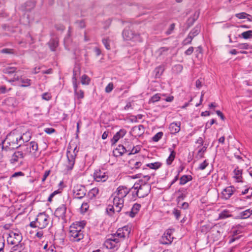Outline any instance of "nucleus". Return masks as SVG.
I'll list each match as a JSON object with an SVG mask.
<instances>
[{
	"label": "nucleus",
	"instance_id": "obj_1",
	"mask_svg": "<svg viewBox=\"0 0 252 252\" xmlns=\"http://www.w3.org/2000/svg\"><path fill=\"white\" fill-rule=\"evenodd\" d=\"M85 225V222L77 221L73 223L69 228L68 237L70 241L79 242L84 238L82 229Z\"/></svg>",
	"mask_w": 252,
	"mask_h": 252
},
{
	"label": "nucleus",
	"instance_id": "obj_2",
	"mask_svg": "<svg viewBox=\"0 0 252 252\" xmlns=\"http://www.w3.org/2000/svg\"><path fill=\"white\" fill-rule=\"evenodd\" d=\"M130 192V189L124 187H119L117 190L113 193L112 196L113 197V204L116 208L117 212H120L124 206V198Z\"/></svg>",
	"mask_w": 252,
	"mask_h": 252
},
{
	"label": "nucleus",
	"instance_id": "obj_3",
	"mask_svg": "<svg viewBox=\"0 0 252 252\" xmlns=\"http://www.w3.org/2000/svg\"><path fill=\"white\" fill-rule=\"evenodd\" d=\"M20 134L14 132H10L2 142V149L6 151L18 147Z\"/></svg>",
	"mask_w": 252,
	"mask_h": 252
},
{
	"label": "nucleus",
	"instance_id": "obj_4",
	"mask_svg": "<svg viewBox=\"0 0 252 252\" xmlns=\"http://www.w3.org/2000/svg\"><path fill=\"white\" fill-rule=\"evenodd\" d=\"M151 189L149 184L141 185L139 183H135L130 189V192L132 193L133 199H135L136 197L143 198L148 195Z\"/></svg>",
	"mask_w": 252,
	"mask_h": 252
},
{
	"label": "nucleus",
	"instance_id": "obj_5",
	"mask_svg": "<svg viewBox=\"0 0 252 252\" xmlns=\"http://www.w3.org/2000/svg\"><path fill=\"white\" fill-rule=\"evenodd\" d=\"M23 152L25 156L31 155L34 158H37L39 155L38 151V144L35 141L31 142L23 146Z\"/></svg>",
	"mask_w": 252,
	"mask_h": 252
},
{
	"label": "nucleus",
	"instance_id": "obj_6",
	"mask_svg": "<svg viewBox=\"0 0 252 252\" xmlns=\"http://www.w3.org/2000/svg\"><path fill=\"white\" fill-rule=\"evenodd\" d=\"M122 239L117 236L116 233L108 236L107 239L104 242L105 246L108 249L116 248L120 246V242Z\"/></svg>",
	"mask_w": 252,
	"mask_h": 252
},
{
	"label": "nucleus",
	"instance_id": "obj_7",
	"mask_svg": "<svg viewBox=\"0 0 252 252\" xmlns=\"http://www.w3.org/2000/svg\"><path fill=\"white\" fill-rule=\"evenodd\" d=\"M22 240V236L21 234L18 232H14L13 231L10 232L7 238L8 244L14 246L22 245L21 243Z\"/></svg>",
	"mask_w": 252,
	"mask_h": 252
},
{
	"label": "nucleus",
	"instance_id": "obj_8",
	"mask_svg": "<svg viewBox=\"0 0 252 252\" xmlns=\"http://www.w3.org/2000/svg\"><path fill=\"white\" fill-rule=\"evenodd\" d=\"M75 149L76 148H75L73 151H71L69 149L67 151L66 157L67 160L65 163V165L67 171L71 170L74 165L75 157L76 156L75 153Z\"/></svg>",
	"mask_w": 252,
	"mask_h": 252
},
{
	"label": "nucleus",
	"instance_id": "obj_9",
	"mask_svg": "<svg viewBox=\"0 0 252 252\" xmlns=\"http://www.w3.org/2000/svg\"><path fill=\"white\" fill-rule=\"evenodd\" d=\"M37 227L40 229L45 228L49 223L50 218L45 213L39 214L36 218Z\"/></svg>",
	"mask_w": 252,
	"mask_h": 252
},
{
	"label": "nucleus",
	"instance_id": "obj_10",
	"mask_svg": "<svg viewBox=\"0 0 252 252\" xmlns=\"http://www.w3.org/2000/svg\"><path fill=\"white\" fill-rule=\"evenodd\" d=\"M73 193L74 198H82L86 193V189L84 186L76 185L74 186L73 189Z\"/></svg>",
	"mask_w": 252,
	"mask_h": 252
},
{
	"label": "nucleus",
	"instance_id": "obj_11",
	"mask_svg": "<svg viewBox=\"0 0 252 252\" xmlns=\"http://www.w3.org/2000/svg\"><path fill=\"white\" fill-rule=\"evenodd\" d=\"M94 177L96 182H104L107 180L108 176L104 170L97 169L95 171L94 174Z\"/></svg>",
	"mask_w": 252,
	"mask_h": 252
},
{
	"label": "nucleus",
	"instance_id": "obj_12",
	"mask_svg": "<svg viewBox=\"0 0 252 252\" xmlns=\"http://www.w3.org/2000/svg\"><path fill=\"white\" fill-rule=\"evenodd\" d=\"M172 231L171 229L167 230L162 236L160 239V243L164 245L170 244L173 239L172 236Z\"/></svg>",
	"mask_w": 252,
	"mask_h": 252
},
{
	"label": "nucleus",
	"instance_id": "obj_13",
	"mask_svg": "<svg viewBox=\"0 0 252 252\" xmlns=\"http://www.w3.org/2000/svg\"><path fill=\"white\" fill-rule=\"evenodd\" d=\"M15 81H18L21 83L20 86L22 87H27L31 85V80L25 77H20L18 76L14 75L12 80L9 81V82H14Z\"/></svg>",
	"mask_w": 252,
	"mask_h": 252
},
{
	"label": "nucleus",
	"instance_id": "obj_14",
	"mask_svg": "<svg viewBox=\"0 0 252 252\" xmlns=\"http://www.w3.org/2000/svg\"><path fill=\"white\" fill-rule=\"evenodd\" d=\"M25 156L23 151H16L11 156L9 160L10 162L12 164H15L21 159H22Z\"/></svg>",
	"mask_w": 252,
	"mask_h": 252
},
{
	"label": "nucleus",
	"instance_id": "obj_15",
	"mask_svg": "<svg viewBox=\"0 0 252 252\" xmlns=\"http://www.w3.org/2000/svg\"><path fill=\"white\" fill-rule=\"evenodd\" d=\"M142 165V162L136 158L130 159L127 163L129 168L133 171H136L137 169H139Z\"/></svg>",
	"mask_w": 252,
	"mask_h": 252
},
{
	"label": "nucleus",
	"instance_id": "obj_16",
	"mask_svg": "<svg viewBox=\"0 0 252 252\" xmlns=\"http://www.w3.org/2000/svg\"><path fill=\"white\" fill-rule=\"evenodd\" d=\"M130 232V228L127 226H126L119 228L116 233L117 236L120 238V239L123 240L125 238L128 237L129 236Z\"/></svg>",
	"mask_w": 252,
	"mask_h": 252
},
{
	"label": "nucleus",
	"instance_id": "obj_17",
	"mask_svg": "<svg viewBox=\"0 0 252 252\" xmlns=\"http://www.w3.org/2000/svg\"><path fill=\"white\" fill-rule=\"evenodd\" d=\"M235 191L234 188L229 186L224 189L221 192L222 197L225 200H227L231 196Z\"/></svg>",
	"mask_w": 252,
	"mask_h": 252
},
{
	"label": "nucleus",
	"instance_id": "obj_18",
	"mask_svg": "<svg viewBox=\"0 0 252 252\" xmlns=\"http://www.w3.org/2000/svg\"><path fill=\"white\" fill-rule=\"evenodd\" d=\"M66 207L65 205L62 204L55 211V215L59 218L64 219L66 213Z\"/></svg>",
	"mask_w": 252,
	"mask_h": 252
},
{
	"label": "nucleus",
	"instance_id": "obj_19",
	"mask_svg": "<svg viewBox=\"0 0 252 252\" xmlns=\"http://www.w3.org/2000/svg\"><path fill=\"white\" fill-rule=\"evenodd\" d=\"M138 178H142V179L138 180L137 183H139L141 185L148 184V182L150 180L152 176H154V174L153 173L145 174L144 173H140L137 175Z\"/></svg>",
	"mask_w": 252,
	"mask_h": 252
},
{
	"label": "nucleus",
	"instance_id": "obj_20",
	"mask_svg": "<svg viewBox=\"0 0 252 252\" xmlns=\"http://www.w3.org/2000/svg\"><path fill=\"white\" fill-rule=\"evenodd\" d=\"M127 151L123 145H119L115 149L113 150V153L115 157H120L122 156Z\"/></svg>",
	"mask_w": 252,
	"mask_h": 252
},
{
	"label": "nucleus",
	"instance_id": "obj_21",
	"mask_svg": "<svg viewBox=\"0 0 252 252\" xmlns=\"http://www.w3.org/2000/svg\"><path fill=\"white\" fill-rule=\"evenodd\" d=\"M180 122H174L171 123L169 127L171 134H175L179 132L180 130Z\"/></svg>",
	"mask_w": 252,
	"mask_h": 252
},
{
	"label": "nucleus",
	"instance_id": "obj_22",
	"mask_svg": "<svg viewBox=\"0 0 252 252\" xmlns=\"http://www.w3.org/2000/svg\"><path fill=\"white\" fill-rule=\"evenodd\" d=\"M123 36L125 40H129L134 38L136 35L132 30L125 29L123 32Z\"/></svg>",
	"mask_w": 252,
	"mask_h": 252
},
{
	"label": "nucleus",
	"instance_id": "obj_23",
	"mask_svg": "<svg viewBox=\"0 0 252 252\" xmlns=\"http://www.w3.org/2000/svg\"><path fill=\"white\" fill-rule=\"evenodd\" d=\"M126 134V130L122 129L117 132L111 140L112 144H115L121 138L123 137Z\"/></svg>",
	"mask_w": 252,
	"mask_h": 252
},
{
	"label": "nucleus",
	"instance_id": "obj_24",
	"mask_svg": "<svg viewBox=\"0 0 252 252\" xmlns=\"http://www.w3.org/2000/svg\"><path fill=\"white\" fill-rule=\"evenodd\" d=\"M141 207V205L139 204L135 203L133 205L130 212H126V215H129L130 217L133 218L135 215L137 214Z\"/></svg>",
	"mask_w": 252,
	"mask_h": 252
},
{
	"label": "nucleus",
	"instance_id": "obj_25",
	"mask_svg": "<svg viewBox=\"0 0 252 252\" xmlns=\"http://www.w3.org/2000/svg\"><path fill=\"white\" fill-rule=\"evenodd\" d=\"M73 86L75 97L78 99L83 98L84 97V91L82 90H78L77 84H73Z\"/></svg>",
	"mask_w": 252,
	"mask_h": 252
},
{
	"label": "nucleus",
	"instance_id": "obj_26",
	"mask_svg": "<svg viewBox=\"0 0 252 252\" xmlns=\"http://www.w3.org/2000/svg\"><path fill=\"white\" fill-rule=\"evenodd\" d=\"M132 131L135 134V136H140L144 133V127L141 125L135 126L132 128Z\"/></svg>",
	"mask_w": 252,
	"mask_h": 252
},
{
	"label": "nucleus",
	"instance_id": "obj_27",
	"mask_svg": "<svg viewBox=\"0 0 252 252\" xmlns=\"http://www.w3.org/2000/svg\"><path fill=\"white\" fill-rule=\"evenodd\" d=\"M242 170L239 169L238 167H237L233 171V177L236 180L237 182H242Z\"/></svg>",
	"mask_w": 252,
	"mask_h": 252
},
{
	"label": "nucleus",
	"instance_id": "obj_28",
	"mask_svg": "<svg viewBox=\"0 0 252 252\" xmlns=\"http://www.w3.org/2000/svg\"><path fill=\"white\" fill-rule=\"evenodd\" d=\"M251 215V209H248L240 213L237 218L240 219H246L249 218Z\"/></svg>",
	"mask_w": 252,
	"mask_h": 252
},
{
	"label": "nucleus",
	"instance_id": "obj_29",
	"mask_svg": "<svg viewBox=\"0 0 252 252\" xmlns=\"http://www.w3.org/2000/svg\"><path fill=\"white\" fill-rule=\"evenodd\" d=\"M31 138V133L29 132H27L23 133V135H20V144L19 146H21L22 144L24 142H27L29 141Z\"/></svg>",
	"mask_w": 252,
	"mask_h": 252
},
{
	"label": "nucleus",
	"instance_id": "obj_30",
	"mask_svg": "<svg viewBox=\"0 0 252 252\" xmlns=\"http://www.w3.org/2000/svg\"><path fill=\"white\" fill-rule=\"evenodd\" d=\"M99 193V189L96 188H94L91 189L88 192V196L90 199H93Z\"/></svg>",
	"mask_w": 252,
	"mask_h": 252
},
{
	"label": "nucleus",
	"instance_id": "obj_31",
	"mask_svg": "<svg viewBox=\"0 0 252 252\" xmlns=\"http://www.w3.org/2000/svg\"><path fill=\"white\" fill-rule=\"evenodd\" d=\"M59 40L58 39H52L49 42V45L51 50L53 51H55L56 48L58 46Z\"/></svg>",
	"mask_w": 252,
	"mask_h": 252
},
{
	"label": "nucleus",
	"instance_id": "obj_32",
	"mask_svg": "<svg viewBox=\"0 0 252 252\" xmlns=\"http://www.w3.org/2000/svg\"><path fill=\"white\" fill-rule=\"evenodd\" d=\"M201 26H196L189 33V34L194 38L195 36L198 35L200 32Z\"/></svg>",
	"mask_w": 252,
	"mask_h": 252
},
{
	"label": "nucleus",
	"instance_id": "obj_33",
	"mask_svg": "<svg viewBox=\"0 0 252 252\" xmlns=\"http://www.w3.org/2000/svg\"><path fill=\"white\" fill-rule=\"evenodd\" d=\"M231 216V215L230 214V212L228 210L225 209L219 214V219H225Z\"/></svg>",
	"mask_w": 252,
	"mask_h": 252
},
{
	"label": "nucleus",
	"instance_id": "obj_34",
	"mask_svg": "<svg viewBox=\"0 0 252 252\" xmlns=\"http://www.w3.org/2000/svg\"><path fill=\"white\" fill-rule=\"evenodd\" d=\"M239 37L245 39L252 38V31L249 30L243 32L240 35H239Z\"/></svg>",
	"mask_w": 252,
	"mask_h": 252
},
{
	"label": "nucleus",
	"instance_id": "obj_35",
	"mask_svg": "<svg viewBox=\"0 0 252 252\" xmlns=\"http://www.w3.org/2000/svg\"><path fill=\"white\" fill-rule=\"evenodd\" d=\"M127 151L130 152L128 153V155H133L137 153L140 150V147L138 146H133L132 148L131 147H127Z\"/></svg>",
	"mask_w": 252,
	"mask_h": 252
},
{
	"label": "nucleus",
	"instance_id": "obj_36",
	"mask_svg": "<svg viewBox=\"0 0 252 252\" xmlns=\"http://www.w3.org/2000/svg\"><path fill=\"white\" fill-rule=\"evenodd\" d=\"M192 178L191 176L184 175L182 176L180 179V184L181 185H185L188 182L190 181Z\"/></svg>",
	"mask_w": 252,
	"mask_h": 252
},
{
	"label": "nucleus",
	"instance_id": "obj_37",
	"mask_svg": "<svg viewBox=\"0 0 252 252\" xmlns=\"http://www.w3.org/2000/svg\"><path fill=\"white\" fill-rule=\"evenodd\" d=\"M161 163L159 162H156L154 163H150L146 164V166L152 169H158L161 166Z\"/></svg>",
	"mask_w": 252,
	"mask_h": 252
},
{
	"label": "nucleus",
	"instance_id": "obj_38",
	"mask_svg": "<svg viewBox=\"0 0 252 252\" xmlns=\"http://www.w3.org/2000/svg\"><path fill=\"white\" fill-rule=\"evenodd\" d=\"M164 71V68L162 66H159L155 69V76L157 78H159L162 75Z\"/></svg>",
	"mask_w": 252,
	"mask_h": 252
},
{
	"label": "nucleus",
	"instance_id": "obj_39",
	"mask_svg": "<svg viewBox=\"0 0 252 252\" xmlns=\"http://www.w3.org/2000/svg\"><path fill=\"white\" fill-rule=\"evenodd\" d=\"M17 68L15 67H7L3 69V72L5 74H10L16 71Z\"/></svg>",
	"mask_w": 252,
	"mask_h": 252
},
{
	"label": "nucleus",
	"instance_id": "obj_40",
	"mask_svg": "<svg viewBox=\"0 0 252 252\" xmlns=\"http://www.w3.org/2000/svg\"><path fill=\"white\" fill-rule=\"evenodd\" d=\"M176 153L174 151H171V153L166 160V163L168 165H170L174 160Z\"/></svg>",
	"mask_w": 252,
	"mask_h": 252
},
{
	"label": "nucleus",
	"instance_id": "obj_41",
	"mask_svg": "<svg viewBox=\"0 0 252 252\" xmlns=\"http://www.w3.org/2000/svg\"><path fill=\"white\" fill-rule=\"evenodd\" d=\"M35 2L33 1H29L25 3V10L29 11L33 9L35 6Z\"/></svg>",
	"mask_w": 252,
	"mask_h": 252
},
{
	"label": "nucleus",
	"instance_id": "obj_42",
	"mask_svg": "<svg viewBox=\"0 0 252 252\" xmlns=\"http://www.w3.org/2000/svg\"><path fill=\"white\" fill-rule=\"evenodd\" d=\"M115 212H117V211H116V208L114 206V204L113 206H112V205L108 206V207L106 208V212L108 215L112 216L114 213Z\"/></svg>",
	"mask_w": 252,
	"mask_h": 252
},
{
	"label": "nucleus",
	"instance_id": "obj_43",
	"mask_svg": "<svg viewBox=\"0 0 252 252\" xmlns=\"http://www.w3.org/2000/svg\"><path fill=\"white\" fill-rule=\"evenodd\" d=\"M22 245L14 246L11 249L10 252H24L23 251Z\"/></svg>",
	"mask_w": 252,
	"mask_h": 252
},
{
	"label": "nucleus",
	"instance_id": "obj_44",
	"mask_svg": "<svg viewBox=\"0 0 252 252\" xmlns=\"http://www.w3.org/2000/svg\"><path fill=\"white\" fill-rule=\"evenodd\" d=\"M183 70V66L181 64H176L172 68L173 72L175 73H179Z\"/></svg>",
	"mask_w": 252,
	"mask_h": 252
},
{
	"label": "nucleus",
	"instance_id": "obj_45",
	"mask_svg": "<svg viewBox=\"0 0 252 252\" xmlns=\"http://www.w3.org/2000/svg\"><path fill=\"white\" fill-rule=\"evenodd\" d=\"M193 38L192 37V36H191L189 34L188 36L183 41L182 45H186L191 43Z\"/></svg>",
	"mask_w": 252,
	"mask_h": 252
},
{
	"label": "nucleus",
	"instance_id": "obj_46",
	"mask_svg": "<svg viewBox=\"0 0 252 252\" xmlns=\"http://www.w3.org/2000/svg\"><path fill=\"white\" fill-rule=\"evenodd\" d=\"M90 82V79L88 76L84 74L81 77V83L83 85H88Z\"/></svg>",
	"mask_w": 252,
	"mask_h": 252
},
{
	"label": "nucleus",
	"instance_id": "obj_47",
	"mask_svg": "<svg viewBox=\"0 0 252 252\" xmlns=\"http://www.w3.org/2000/svg\"><path fill=\"white\" fill-rule=\"evenodd\" d=\"M209 165V163L207 160H204V161L199 164L197 169L198 170H204L207 166Z\"/></svg>",
	"mask_w": 252,
	"mask_h": 252
},
{
	"label": "nucleus",
	"instance_id": "obj_48",
	"mask_svg": "<svg viewBox=\"0 0 252 252\" xmlns=\"http://www.w3.org/2000/svg\"><path fill=\"white\" fill-rule=\"evenodd\" d=\"M78 68L75 67L73 70V74L72 77V83L73 84H77V75H78Z\"/></svg>",
	"mask_w": 252,
	"mask_h": 252
},
{
	"label": "nucleus",
	"instance_id": "obj_49",
	"mask_svg": "<svg viewBox=\"0 0 252 252\" xmlns=\"http://www.w3.org/2000/svg\"><path fill=\"white\" fill-rule=\"evenodd\" d=\"M235 16L240 19H242L247 18L248 16H251V15L245 12H241L236 14Z\"/></svg>",
	"mask_w": 252,
	"mask_h": 252
},
{
	"label": "nucleus",
	"instance_id": "obj_50",
	"mask_svg": "<svg viewBox=\"0 0 252 252\" xmlns=\"http://www.w3.org/2000/svg\"><path fill=\"white\" fill-rule=\"evenodd\" d=\"M163 136V132H159L155 134L152 138V139L155 142H158L161 138Z\"/></svg>",
	"mask_w": 252,
	"mask_h": 252
},
{
	"label": "nucleus",
	"instance_id": "obj_51",
	"mask_svg": "<svg viewBox=\"0 0 252 252\" xmlns=\"http://www.w3.org/2000/svg\"><path fill=\"white\" fill-rule=\"evenodd\" d=\"M160 98V94H157L153 95L150 99V102L154 103L158 101Z\"/></svg>",
	"mask_w": 252,
	"mask_h": 252
},
{
	"label": "nucleus",
	"instance_id": "obj_52",
	"mask_svg": "<svg viewBox=\"0 0 252 252\" xmlns=\"http://www.w3.org/2000/svg\"><path fill=\"white\" fill-rule=\"evenodd\" d=\"M89 205L87 202H83L80 208V210L82 213H85L89 208Z\"/></svg>",
	"mask_w": 252,
	"mask_h": 252
},
{
	"label": "nucleus",
	"instance_id": "obj_53",
	"mask_svg": "<svg viewBox=\"0 0 252 252\" xmlns=\"http://www.w3.org/2000/svg\"><path fill=\"white\" fill-rule=\"evenodd\" d=\"M237 47L242 49H248L250 48V45L248 43H239L237 46Z\"/></svg>",
	"mask_w": 252,
	"mask_h": 252
},
{
	"label": "nucleus",
	"instance_id": "obj_54",
	"mask_svg": "<svg viewBox=\"0 0 252 252\" xmlns=\"http://www.w3.org/2000/svg\"><path fill=\"white\" fill-rule=\"evenodd\" d=\"M172 213L177 220H179L180 219V216H181V211L180 210L175 208L173 210Z\"/></svg>",
	"mask_w": 252,
	"mask_h": 252
},
{
	"label": "nucleus",
	"instance_id": "obj_55",
	"mask_svg": "<svg viewBox=\"0 0 252 252\" xmlns=\"http://www.w3.org/2000/svg\"><path fill=\"white\" fill-rule=\"evenodd\" d=\"M102 43L104 44V45L105 46V47L107 50H110V44H109V40L108 39H107V38H106V39H102Z\"/></svg>",
	"mask_w": 252,
	"mask_h": 252
},
{
	"label": "nucleus",
	"instance_id": "obj_56",
	"mask_svg": "<svg viewBox=\"0 0 252 252\" xmlns=\"http://www.w3.org/2000/svg\"><path fill=\"white\" fill-rule=\"evenodd\" d=\"M207 146H204L203 147H202L199 151H198V155H199L200 157L201 158H203L204 157V153H205L206 151Z\"/></svg>",
	"mask_w": 252,
	"mask_h": 252
},
{
	"label": "nucleus",
	"instance_id": "obj_57",
	"mask_svg": "<svg viewBox=\"0 0 252 252\" xmlns=\"http://www.w3.org/2000/svg\"><path fill=\"white\" fill-rule=\"evenodd\" d=\"M113 89V84L112 83H110L105 88V92L106 93H110Z\"/></svg>",
	"mask_w": 252,
	"mask_h": 252
},
{
	"label": "nucleus",
	"instance_id": "obj_58",
	"mask_svg": "<svg viewBox=\"0 0 252 252\" xmlns=\"http://www.w3.org/2000/svg\"><path fill=\"white\" fill-rule=\"evenodd\" d=\"M5 246V240L3 237H0V250H3Z\"/></svg>",
	"mask_w": 252,
	"mask_h": 252
},
{
	"label": "nucleus",
	"instance_id": "obj_59",
	"mask_svg": "<svg viewBox=\"0 0 252 252\" xmlns=\"http://www.w3.org/2000/svg\"><path fill=\"white\" fill-rule=\"evenodd\" d=\"M42 98L46 100H49L51 99V95L50 94L48 93H45L42 94Z\"/></svg>",
	"mask_w": 252,
	"mask_h": 252
},
{
	"label": "nucleus",
	"instance_id": "obj_60",
	"mask_svg": "<svg viewBox=\"0 0 252 252\" xmlns=\"http://www.w3.org/2000/svg\"><path fill=\"white\" fill-rule=\"evenodd\" d=\"M193 47H190L185 51V53L186 55H190L193 53Z\"/></svg>",
	"mask_w": 252,
	"mask_h": 252
},
{
	"label": "nucleus",
	"instance_id": "obj_61",
	"mask_svg": "<svg viewBox=\"0 0 252 252\" xmlns=\"http://www.w3.org/2000/svg\"><path fill=\"white\" fill-rule=\"evenodd\" d=\"M50 173V170H46V171H45V172L44 173L43 178L42 179V182H44L46 180V179L47 178V177L49 175Z\"/></svg>",
	"mask_w": 252,
	"mask_h": 252
},
{
	"label": "nucleus",
	"instance_id": "obj_62",
	"mask_svg": "<svg viewBox=\"0 0 252 252\" xmlns=\"http://www.w3.org/2000/svg\"><path fill=\"white\" fill-rule=\"evenodd\" d=\"M174 27H175V25L174 24H172L170 25L169 29L166 31V34L167 35L171 34L172 32L174 30Z\"/></svg>",
	"mask_w": 252,
	"mask_h": 252
},
{
	"label": "nucleus",
	"instance_id": "obj_63",
	"mask_svg": "<svg viewBox=\"0 0 252 252\" xmlns=\"http://www.w3.org/2000/svg\"><path fill=\"white\" fill-rule=\"evenodd\" d=\"M44 131L48 134H52L55 131V130L53 128H46Z\"/></svg>",
	"mask_w": 252,
	"mask_h": 252
},
{
	"label": "nucleus",
	"instance_id": "obj_64",
	"mask_svg": "<svg viewBox=\"0 0 252 252\" xmlns=\"http://www.w3.org/2000/svg\"><path fill=\"white\" fill-rule=\"evenodd\" d=\"M58 193V191H54L53 193H52L49 197H48V201H49V202H51L52 200V198H53V197L56 195L57 194V193Z\"/></svg>",
	"mask_w": 252,
	"mask_h": 252
}]
</instances>
